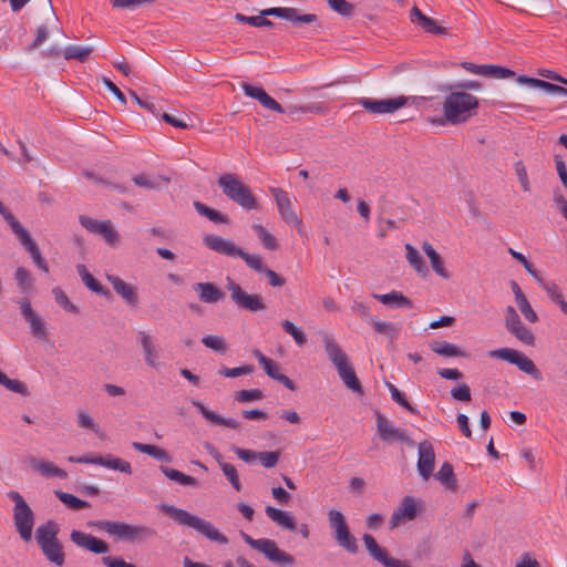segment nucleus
<instances>
[{
  "mask_svg": "<svg viewBox=\"0 0 567 567\" xmlns=\"http://www.w3.org/2000/svg\"><path fill=\"white\" fill-rule=\"evenodd\" d=\"M440 90L446 93L442 104V113L446 123L463 124L477 113L480 102L473 94L461 90H446V84L442 85Z\"/></svg>",
  "mask_w": 567,
  "mask_h": 567,
  "instance_id": "nucleus-1",
  "label": "nucleus"
},
{
  "mask_svg": "<svg viewBox=\"0 0 567 567\" xmlns=\"http://www.w3.org/2000/svg\"><path fill=\"white\" fill-rule=\"evenodd\" d=\"M161 511L168 515L177 524L195 529L197 533L212 542L220 545L228 544V538L208 520H205L174 505L162 504Z\"/></svg>",
  "mask_w": 567,
  "mask_h": 567,
  "instance_id": "nucleus-2",
  "label": "nucleus"
},
{
  "mask_svg": "<svg viewBox=\"0 0 567 567\" xmlns=\"http://www.w3.org/2000/svg\"><path fill=\"white\" fill-rule=\"evenodd\" d=\"M323 346L327 355L338 371L343 384L355 394H362L363 388L359 381L347 353L338 342L328 334L323 336Z\"/></svg>",
  "mask_w": 567,
  "mask_h": 567,
  "instance_id": "nucleus-3",
  "label": "nucleus"
},
{
  "mask_svg": "<svg viewBox=\"0 0 567 567\" xmlns=\"http://www.w3.org/2000/svg\"><path fill=\"white\" fill-rule=\"evenodd\" d=\"M87 526L95 527L111 536H115L118 540L128 543L146 540L156 535V530L146 525H132L115 520H90Z\"/></svg>",
  "mask_w": 567,
  "mask_h": 567,
  "instance_id": "nucleus-4",
  "label": "nucleus"
},
{
  "mask_svg": "<svg viewBox=\"0 0 567 567\" xmlns=\"http://www.w3.org/2000/svg\"><path fill=\"white\" fill-rule=\"evenodd\" d=\"M218 185L226 197L244 209L254 210L258 208V202L250 188L237 175L231 173L220 175Z\"/></svg>",
  "mask_w": 567,
  "mask_h": 567,
  "instance_id": "nucleus-5",
  "label": "nucleus"
},
{
  "mask_svg": "<svg viewBox=\"0 0 567 567\" xmlns=\"http://www.w3.org/2000/svg\"><path fill=\"white\" fill-rule=\"evenodd\" d=\"M240 536L252 549L261 553L267 559L281 567H291L295 565V558L287 551L280 549L276 542L269 538L255 539L245 532Z\"/></svg>",
  "mask_w": 567,
  "mask_h": 567,
  "instance_id": "nucleus-6",
  "label": "nucleus"
},
{
  "mask_svg": "<svg viewBox=\"0 0 567 567\" xmlns=\"http://www.w3.org/2000/svg\"><path fill=\"white\" fill-rule=\"evenodd\" d=\"M9 497L14 502V526L24 542H30L34 525V514L18 492H10Z\"/></svg>",
  "mask_w": 567,
  "mask_h": 567,
  "instance_id": "nucleus-7",
  "label": "nucleus"
},
{
  "mask_svg": "<svg viewBox=\"0 0 567 567\" xmlns=\"http://www.w3.org/2000/svg\"><path fill=\"white\" fill-rule=\"evenodd\" d=\"M489 358L501 359L511 364L516 365L522 372L530 375L533 379L540 381L542 372L535 365L533 360L518 350L511 348H499L488 351Z\"/></svg>",
  "mask_w": 567,
  "mask_h": 567,
  "instance_id": "nucleus-8",
  "label": "nucleus"
},
{
  "mask_svg": "<svg viewBox=\"0 0 567 567\" xmlns=\"http://www.w3.org/2000/svg\"><path fill=\"white\" fill-rule=\"evenodd\" d=\"M329 525L334 532L337 544L350 554L358 551V542L350 533L344 515L337 509H330L328 513Z\"/></svg>",
  "mask_w": 567,
  "mask_h": 567,
  "instance_id": "nucleus-9",
  "label": "nucleus"
},
{
  "mask_svg": "<svg viewBox=\"0 0 567 567\" xmlns=\"http://www.w3.org/2000/svg\"><path fill=\"white\" fill-rule=\"evenodd\" d=\"M227 289L231 301L239 308L249 312L265 311L267 306L259 293H248L240 285L228 278Z\"/></svg>",
  "mask_w": 567,
  "mask_h": 567,
  "instance_id": "nucleus-10",
  "label": "nucleus"
},
{
  "mask_svg": "<svg viewBox=\"0 0 567 567\" xmlns=\"http://www.w3.org/2000/svg\"><path fill=\"white\" fill-rule=\"evenodd\" d=\"M79 220L86 230L103 237L109 246L115 247L118 245L120 233L114 228L111 220H96L89 216H80Z\"/></svg>",
  "mask_w": 567,
  "mask_h": 567,
  "instance_id": "nucleus-11",
  "label": "nucleus"
},
{
  "mask_svg": "<svg viewBox=\"0 0 567 567\" xmlns=\"http://www.w3.org/2000/svg\"><path fill=\"white\" fill-rule=\"evenodd\" d=\"M68 461L71 463L100 465L110 470L120 471L128 475L132 474V465L130 462L120 457H113L110 454L106 456H69Z\"/></svg>",
  "mask_w": 567,
  "mask_h": 567,
  "instance_id": "nucleus-12",
  "label": "nucleus"
},
{
  "mask_svg": "<svg viewBox=\"0 0 567 567\" xmlns=\"http://www.w3.org/2000/svg\"><path fill=\"white\" fill-rule=\"evenodd\" d=\"M408 97L396 96L386 100H373L370 97H360L358 104L371 114H390L396 112L408 103Z\"/></svg>",
  "mask_w": 567,
  "mask_h": 567,
  "instance_id": "nucleus-13",
  "label": "nucleus"
},
{
  "mask_svg": "<svg viewBox=\"0 0 567 567\" xmlns=\"http://www.w3.org/2000/svg\"><path fill=\"white\" fill-rule=\"evenodd\" d=\"M270 193L274 196L278 213L282 220L300 229L302 227V220L293 210L288 193L279 187H271Z\"/></svg>",
  "mask_w": 567,
  "mask_h": 567,
  "instance_id": "nucleus-14",
  "label": "nucleus"
},
{
  "mask_svg": "<svg viewBox=\"0 0 567 567\" xmlns=\"http://www.w3.org/2000/svg\"><path fill=\"white\" fill-rule=\"evenodd\" d=\"M420 512V504L413 496H404L399 507L392 513L389 525L390 529L399 527L408 520L416 518Z\"/></svg>",
  "mask_w": 567,
  "mask_h": 567,
  "instance_id": "nucleus-15",
  "label": "nucleus"
},
{
  "mask_svg": "<svg viewBox=\"0 0 567 567\" xmlns=\"http://www.w3.org/2000/svg\"><path fill=\"white\" fill-rule=\"evenodd\" d=\"M137 337L142 347L145 364L151 369L158 370L162 367L159 362L161 350L156 343L155 337L145 331H138Z\"/></svg>",
  "mask_w": 567,
  "mask_h": 567,
  "instance_id": "nucleus-16",
  "label": "nucleus"
},
{
  "mask_svg": "<svg viewBox=\"0 0 567 567\" xmlns=\"http://www.w3.org/2000/svg\"><path fill=\"white\" fill-rule=\"evenodd\" d=\"M375 416L377 432L384 442L399 441L409 445L413 444L405 432L394 426L383 414L377 412Z\"/></svg>",
  "mask_w": 567,
  "mask_h": 567,
  "instance_id": "nucleus-17",
  "label": "nucleus"
},
{
  "mask_svg": "<svg viewBox=\"0 0 567 567\" xmlns=\"http://www.w3.org/2000/svg\"><path fill=\"white\" fill-rule=\"evenodd\" d=\"M203 241L210 250L227 257H239L243 254V249L231 240L218 235H205Z\"/></svg>",
  "mask_w": 567,
  "mask_h": 567,
  "instance_id": "nucleus-18",
  "label": "nucleus"
},
{
  "mask_svg": "<svg viewBox=\"0 0 567 567\" xmlns=\"http://www.w3.org/2000/svg\"><path fill=\"white\" fill-rule=\"evenodd\" d=\"M70 538L76 546L94 554H106L110 550L109 545L104 540L99 539L91 534L72 530Z\"/></svg>",
  "mask_w": 567,
  "mask_h": 567,
  "instance_id": "nucleus-19",
  "label": "nucleus"
},
{
  "mask_svg": "<svg viewBox=\"0 0 567 567\" xmlns=\"http://www.w3.org/2000/svg\"><path fill=\"white\" fill-rule=\"evenodd\" d=\"M262 16L268 17H277L286 20H290L292 22H301V23H313L318 20V17L313 13L299 14L298 10L295 8H269L261 11Z\"/></svg>",
  "mask_w": 567,
  "mask_h": 567,
  "instance_id": "nucleus-20",
  "label": "nucleus"
},
{
  "mask_svg": "<svg viewBox=\"0 0 567 567\" xmlns=\"http://www.w3.org/2000/svg\"><path fill=\"white\" fill-rule=\"evenodd\" d=\"M241 89L247 96L257 100L265 109L277 113L285 112L284 107L275 99H272L261 86H255L249 83H243Z\"/></svg>",
  "mask_w": 567,
  "mask_h": 567,
  "instance_id": "nucleus-21",
  "label": "nucleus"
},
{
  "mask_svg": "<svg viewBox=\"0 0 567 567\" xmlns=\"http://www.w3.org/2000/svg\"><path fill=\"white\" fill-rule=\"evenodd\" d=\"M434 463L435 453L433 445L429 441L421 442L419 444L417 471L424 480L431 476L434 470Z\"/></svg>",
  "mask_w": 567,
  "mask_h": 567,
  "instance_id": "nucleus-22",
  "label": "nucleus"
},
{
  "mask_svg": "<svg viewBox=\"0 0 567 567\" xmlns=\"http://www.w3.org/2000/svg\"><path fill=\"white\" fill-rule=\"evenodd\" d=\"M254 353L255 357L258 359L259 364L264 368L268 377L284 384L287 389L291 391L296 389L293 381L289 379L287 375L280 373L279 367L274 360L264 355L259 350H255Z\"/></svg>",
  "mask_w": 567,
  "mask_h": 567,
  "instance_id": "nucleus-23",
  "label": "nucleus"
},
{
  "mask_svg": "<svg viewBox=\"0 0 567 567\" xmlns=\"http://www.w3.org/2000/svg\"><path fill=\"white\" fill-rule=\"evenodd\" d=\"M21 315L27 322L30 324V329L33 336L40 339L47 337V331L42 319L33 311L29 299H21L19 302Z\"/></svg>",
  "mask_w": 567,
  "mask_h": 567,
  "instance_id": "nucleus-24",
  "label": "nucleus"
},
{
  "mask_svg": "<svg viewBox=\"0 0 567 567\" xmlns=\"http://www.w3.org/2000/svg\"><path fill=\"white\" fill-rule=\"evenodd\" d=\"M107 281L112 285L114 291L128 305L135 307L137 305V293L135 287L125 282L117 276L109 275Z\"/></svg>",
  "mask_w": 567,
  "mask_h": 567,
  "instance_id": "nucleus-25",
  "label": "nucleus"
},
{
  "mask_svg": "<svg viewBox=\"0 0 567 567\" xmlns=\"http://www.w3.org/2000/svg\"><path fill=\"white\" fill-rule=\"evenodd\" d=\"M193 289L198 293L200 301L205 303H217L225 298V293L212 282H197Z\"/></svg>",
  "mask_w": 567,
  "mask_h": 567,
  "instance_id": "nucleus-26",
  "label": "nucleus"
},
{
  "mask_svg": "<svg viewBox=\"0 0 567 567\" xmlns=\"http://www.w3.org/2000/svg\"><path fill=\"white\" fill-rule=\"evenodd\" d=\"M362 539L369 554L385 567H393L398 561V558L390 557L388 553L378 545L373 536L364 534Z\"/></svg>",
  "mask_w": 567,
  "mask_h": 567,
  "instance_id": "nucleus-27",
  "label": "nucleus"
},
{
  "mask_svg": "<svg viewBox=\"0 0 567 567\" xmlns=\"http://www.w3.org/2000/svg\"><path fill=\"white\" fill-rule=\"evenodd\" d=\"M410 19L413 23L420 25L424 31L434 34H446V29L439 27L436 21L426 17L417 7H413L410 12Z\"/></svg>",
  "mask_w": 567,
  "mask_h": 567,
  "instance_id": "nucleus-28",
  "label": "nucleus"
},
{
  "mask_svg": "<svg viewBox=\"0 0 567 567\" xmlns=\"http://www.w3.org/2000/svg\"><path fill=\"white\" fill-rule=\"evenodd\" d=\"M193 405L197 409V411L205 417L208 422L216 424V425H223L229 429H238L239 422L231 417H223L218 415L217 413L208 410L202 402L194 401Z\"/></svg>",
  "mask_w": 567,
  "mask_h": 567,
  "instance_id": "nucleus-29",
  "label": "nucleus"
},
{
  "mask_svg": "<svg viewBox=\"0 0 567 567\" xmlns=\"http://www.w3.org/2000/svg\"><path fill=\"white\" fill-rule=\"evenodd\" d=\"M372 297L381 303L392 308H412V301L406 298L402 292L392 290L388 293H373Z\"/></svg>",
  "mask_w": 567,
  "mask_h": 567,
  "instance_id": "nucleus-30",
  "label": "nucleus"
},
{
  "mask_svg": "<svg viewBox=\"0 0 567 567\" xmlns=\"http://www.w3.org/2000/svg\"><path fill=\"white\" fill-rule=\"evenodd\" d=\"M20 244L31 255L33 262L44 272H49V266L41 256L40 249L29 233L19 238Z\"/></svg>",
  "mask_w": 567,
  "mask_h": 567,
  "instance_id": "nucleus-31",
  "label": "nucleus"
},
{
  "mask_svg": "<svg viewBox=\"0 0 567 567\" xmlns=\"http://www.w3.org/2000/svg\"><path fill=\"white\" fill-rule=\"evenodd\" d=\"M29 463L34 471H37L44 477L65 478L68 475L64 470L55 466L53 463L48 461L37 460L32 457L30 458Z\"/></svg>",
  "mask_w": 567,
  "mask_h": 567,
  "instance_id": "nucleus-32",
  "label": "nucleus"
},
{
  "mask_svg": "<svg viewBox=\"0 0 567 567\" xmlns=\"http://www.w3.org/2000/svg\"><path fill=\"white\" fill-rule=\"evenodd\" d=\"M58 525L52 520H49L45 524L39 526L35 530V538L39 546L41 547L42 545H48L58 542Z\"/></svg>",
  "mask_w": 567,
  "mask_h": 567,
  "instance_id": "nucleus-33",
  "label": "nucleus"
},
{
  "mask_svg": "<svg viewBox=\"0 0 567 567\" xmlns=\"http://www.w3.org/2000/svg\"><path fill=\"white\" fill-rule=\"evenodd\" d=\"M265 512L266 515L277 525L289 530H295L296 524L289 512L281 511L272 506H266Z\"/></svg>",
  "mask_w": 567,
  "mask_h": 567,
  "instance_id": "nucleus-34",
  "label": "nucleus"
},
{
  "mask_svg": "<svg viewBox=\"0 0 567 567\" xmlns=\"http://www.w3.org/2000/svg\"><path fill=\"white\" fill-rule=\"evenodd\" d=\"M422 249L425 252V255L429 257L431 261L432 269L442 278L447 279L450 277L449 272L444 268L443 260L440 256V254L433 248V246L424 241L422 245Z\"/></svg>",
  "mask_w": 567,
  "mask_h": 567,
  "instance_id": "nucleus-35",
  "label": "nucleus"
},
{
  "mask_svg": "<svg viewBox=\"0 0 567 567\" xmlns=\"http://www.w3.org/2000/svg\"><path fill=\"white\" fill-rule=\"evenodd\" d=\"M78 274L81 277L84 285L92 290L93 292L103 296V297H110V291L104 288L86 269L84 265H78L76 267Z\"/></svg>",
  "mask_w": 567,
  "mask_h": 567,
  "instance_id": "nucleus-36",
  "label": "nucleus"
},
{
  "mask_svg": "<svg viewBox=\"0 0 567 567\" xmlns=\"http://www.w3.org/2000/svg\"><path fill=\"white\" fill-rule=\"evenodd\" d=\"M132 447L140 453H144V454H147V455L154 457L155 460H158L162 462H171L172 461V457L169 456V454L164 449H162L157 445L133 442Z\"/></svg>",
  "mask_w": 567,
  "mask_h": 567,
  "instance_id": "nucleus-37",
  "label": "nucleus"
},
{
  "mask_svg": "<svg viewBox=\"0 0 567 567\" xmlns=\"http://www.w3.org/2000/svg\"><path fill=\"white\" fill-rule=\"evenodd\" d=\"M194 208L199 215L205 216L215 224H229V218L227 215L221 214L220 212L210 208L200 202H195Z\"/></svg>",
  "mask_w": 567,
  "mask_h": 567,
  "instance_id": "nucleus-38",
  "label": "nucleus"
},
{
  "mask_svg": "<svg viewBox=\"0 0 567 567\" xmlns=\"http://www.w3.org/2000/svg\"><path fill=\"white\" fill-rule=\"evenodd\" d=\"M431 350L436 354L446 358L464 357L465 353L455 344L447 341H433L431 343Z\"/></svg>",
  "mask_w": 567,
  "mask_h": 567,
  "instance_id": "nucleus-39",
  "label": "nucleus"
},
{
  "mask_svg": "<svg viewBox=\"0 0 567 567\" xmlns=\"http://www.w3.org/2000/svg\"><path fill=\"white\" fill-rule=\"evenodd\" d=\"M404 248L406 251V260L415 269V271L423 276L427 275V267L424 264L423 258L417 249L414 248L411 244H405Z\"/></svg>",
  "mask_w": 567,
  "mask_h": 567,
  "instance_id": "nucleus-40",
  "label": "nucleus"
},
{
  "mask_svg": "<svg viewBox=\"0 0 567 567\" xmlns=\"http://www.w3.org/2000/svg\"><path fill=\"white\" fill-rule=\"evenodd\" d=\"M162 473L169 480L184 485V486H197V480L193 476L186 475L183 472L171 468L167 466L159 467Z\"/></svg>",
  "mask_w": 567,
  "mask_h": 567,
  "instance_id": "nucleus-41",
  "label": "nucleus"
},
{
  "mask_svg": "<svg viewBox=\"0 0 567 567\" xmlns=\"http://www.w3.org/2000/svg\"><path fill=\"white\" fill-rule=\"evenodd\" d=\"M40 548L51 563L58 566H62L64 564V553L59 540L52 544L42 545Z\"/></svg>",
  "mask_w": 567,
  "mask_h": 567,
  "instance_id": "nucleus-42",
  "label": "nucleus"
},
{
  "mask_svg": "<svg viewBox=\"0 0 567 567\" xmlns=\"http://www.w3.org/2000/svg\"><path fill=\"white\" fill-rule=\"evenodd\" d=\"M369 324H371L378 333L389 336L391 339L398 338L400 332V328L395 323L381 321L377 317L369 318Z\"/></svg>",
  "mask_w": 567,
  "mask_h": 567,
  "instance_id": "nucleus-43",
  "label": "nucleus"
},
{
  "mask_svg": "<svg viewBox=\"0 0 567 567\" xmlns=\"http://www.w3.org/2000/svg\"><path fill=\"white\" fill-rule=\"evenodd\" d=\"M92 47L68 45L63 50V56L65 60H76L79 62H85L89 55L92 53Z\"/></svg>",
  "mask_w": 567,
  "mask_h": 567,
  "instance_id": "nucleus-44",
  "label": "nucleus"
},
{
  "mask_svg": "<svg viewBox=\"0 0 567 567\" xmlns=\"http://www.w3.org/2000/svg\"><path fill=\"white\" fill-rule=\"evenodd\" d=\"M251 228L266 249L276 250L278 248L277 239L262 225L254 224Z\"/></svg>",
  "mask_w": 567,
  "mask_h": 567,
  "instance_id": "nucleus-45",
  "label": "nucleus"
},
{
  "mask_svg": "<svg viewBox=\"0 0 567 567\" xmlns=\"http://www.w3.org/2000/svg\"><path fill=\"white\" fill-rule=\"evenodd\" d=\"M202 343L213 351L225 354L228 350L225 338L216 334H206L202 338Z\"/></svg>",
  "mask_w": 567,
  "mask_h": 567,
  "instance_id": "nucleus-46",
  "label": "nucleus"
},
{
  "mask_svg": "<svg viewBox=\"0 0 567 567\" xmlns=\"http://www.w3.org/2000/svg\"><path fill=\"white\" fill-rule=\"evenodd\" d=\"M435 477L447 488L455 489L456 478L454 476L453 466L450 463L445 462L442 464Z\"/></svg>",
  "mask_w": 567,
  "mask_h": 567,
  "instance_id": "nucleus-47",
  "label": "nucleus"
},
{
  "mask_svg": "<svg viewBox=\"0 0 567 567\" xmlns=\"http://www.w3.org/2000/svg\"><path fill=\"white\" fill-rule=\"evenodd\" d=\"M55 495L64 505H66L71 509L80 511L90 507V504L86 501L80 499L73 494L56 491Z\"/></svg>",
  "mask_w": 567,
  "mask_h": 567,
  "instance_id": "nucleus-48",
  "label": "nucleus"
},
{
  "mask_svg": "<svg viewBox=\"0 0 567 567\" xmlns=\"http://www.w3.org/2000/svg\"><path fill=\"white\" fill-rule=\"evenodd\" d=\"M484 71L483 76L494 79H508L515 75V72L505 66L496 64H483Z\"/></svg>",
  "mask_w": 567,
  "mask_h": 567,
  "instance_id": "nucleus-49",
  "label": "nucleus"
},
{
  "mask_svg": "<svg viewBox=\"0 0 567 567\" xmlns=\"http://www.w3.org/2000/svg\"><path fill=\"white\" fill-rule=\"evenodd\" d=\"M0 214L10 225L11 230L17 236V238H21L27 233H29L23 226L14 218V216L10 213V210L0 202Z\"/></svg>",
  "mask_w": 567,
  "mask_h": 567,
  "instance_id": "nucleus-50",
  "label": "nucleus"
},
{
  "mask_svg": "<svg viewBox=\"0 0 567 567\" xmlns=\"http://www.w3.org/2000/svg\"><path fill=\"white\" fill-rule=\"evenodd\" d=\"M267 16H245L243 13H236L235 20L238 22L247 23L257 28H271L274 22L266 18Z\"/></svg>",
  "mask_w": 567,
  "mask_h": 567,
  "instance_id": "nucleus-51",
  "label": "nucleus"
},
{
  "mask_svg": "<svg viewBox=\"0 0 567 567\" xmlns=\"http://www.w3.org/2000/svg\"><path fill=\"white\" fill-rule=\"evenodd\" d=\"M512 336H514L518 341L526 346L535 344V336L533 331L527 328L523 322L514 327L508 331Z\"/></svg>",
  "mask_w": 567,
  "mask_h": 567,
  "instance_id": "nucleus-52",
  "label": "nucleus"
},
{
  "mask_svg": "<svg viewBox=\"0 0 567 567\" xmlns=\"http://www.w3.org/2000/svg\"><path fill=\"white\" fill-rule=\"evenodd\" d=\"M0 384L7 388L8 390L19 393L21 395H29L28 388L24 383L19 380L10 379L0 370Z\"/></svg>",
  "mask_w": 567,
  "mask_h": 567,
  "instance_id": "nucleus-53",
  "label": "nucleus"
},
{
  "mask_svg": "<svg viewBox=\"0 0 567 567\" xmlns=\"http://www.w3.org/2000/svg\"><path fill=\"white\" fill-rule=\"evenodd\" d=\"M280 326L286 333L290 334L293 338L295 342L298 346L302 347L306 344V342H307L306 334L298 327H296L291 321L284 320V321H281Z\"/></svg>",
  "mask_w": 567,
  "mask_h": 567,
  "instance_id": "nucleus-54",
  "label": "nucleus"
},
{
  "mask_svg": "<svg viewBox=\"0 0 567 567\" xmlns=\"http://www.w3.org/2000/svg\"><path fill=\"white\" fill-rule=\"evenodd\" d=\"M220 470L223 471L224 475L226 476V478L229 481V483L231 484V486L237 491V492H240L243 486H241V483H240V480H239V475H238V472L236 470V467L230 464V463H223L220 464Z\"/></svg>",
  "mask_w": 567,
  "mask_h": 567,
  "instance_id": "nucleus-55",
  "label": "nucleus"
},
{
  "mask_svg": "<svg viewBox=\"0 0 567 567\" xmlns=\"http://www.w3.org/2000/svg\"><path fill=\"white\" fill-rule=\"evenodd\" d=\"M52 293L54 296L56 303L60 305L64 310L75 315L79 313V308L70 301V299L61 288H53Z\"/></svg>",
  "mask_w": 567,
  "mask_h": 567,
  "instance_id": "nucleus-56",
  "label": "nucleus"
},
{
  "mask_svg": "<svg viewBox=\"0 0 567 567\" xmlns=\"http://www.w3.org/2000/svg\"><path fill=\"white\" fill-rule=\"evenodd\" d=\"M239 258H241L249 268L254 269L259 274H262L267 268L264 265L262 258L257 254L251 255L243 250V254L239 255Z\"/></svg>",
  "mask_w": 567,
  "mask_h": 567,
  "instance_id": "nucleus-57",
  "label": "nucleus"
},
{
  "mask_svg": "<svg viewBox=\"0 0 567 567\" xmlns=\"http://www.w3.org/2000/svg\"><path fill=\"white\" fill-rule=\"evenodd\" d=\"M235 399L240 403L260 401L264 399V392L259 389L240 390L236 392Z\"/></svg>",
  "mask_w": 567,
  "mask_h": 567,
  "instance_id": "nucleus-58",
  "label": "nucleus"
},
{
  "mask_svg": "<svg viewBox=\"0 0 567 567\" xmlns=\"http://www.w3.org/2000/svg\"><path fill=\"white\" fill-rule=\"evenodd\" d=\"M16 280L22 292H29L32 288V278L30 272L23 268L19 267L16 270Z\"/></svg>",
  "mask_w": 567,
  "mask_h": 567,
  "instance_id": "nucleus-59",
  "label": "nucleus"
},
{
  "mask_svg": "<svg viewBox=\"0 0 567 567\" xmlns=\"http://www.w3.org/2000/svg\"><path fill=\"white\" fill-rule=\"evenodd\" d=\"M328 4L331 10L342 17H351L354 11L353 4L347 0H328Z\"/></svg>",
  "mask_w": 567,
  "mask_h": 567,
  "instance_id": "nucleus-60",
  "label": "nucleus"
},
{
  "mask_svg": "<svg viewBox=\"0 0 567 567\" xmlns=\"http://www.w3.org/2000/svg\"><path fill=\"white\" fill-rule=\"evenodd\" d=\"M280 458V452L279 451H264L258 452V461L265 468H272L275 467Z\"/></svg>",
  "mask_w": 567,
  "mask_h": 567,
  "instance_id": "nucleus-61",
  "label": "nucleus"
},
{
  "mask_svg": "<svg viewBox=\"0 0 567 567\" xmlns=\"http://www.w3.org/2000/svg\"><path fill=\"white\" fill-rule=\"evenodd\" d=\"M516 305H517L520 313L524 316V318L528 322L535 323V322L538 321V316L535 312V310L533 309V307L530 306V303H529V301H528V299L526 297L517 300Z\"/></svg>",
  "mask_w": 567,
  "mask_h": 567,
  "instance_id": "nucleus-62",
  "label": "nucleus"
},
{
  "mask_svg": "<svg viewBox=\"0 0 567 567\" xmlns=\"http://www.w3.org/2000/svg\"><path fill=\"white\" fill-rule=\"evenodd\" d=\"M515 174L524 192H530V183L527 174V169L522 161L514 163Z\"/></svg>",
  "mask_w": 567,
  "mask_h": 567,
  "instance_id": "nucleus-63",
  "label": "nucleus"
},
{
  "mask_svg": "<svg viewBox=\"0 0 567 567\" xmlns=\"http://www.w3.org/2000/svg\"><path fill=\"white\" fill-rule=\"evenodd\" d=\"M389 390L391 393V398L394 402L400 404L402 408L406 409L409 412L416 414L419 411L412 406L409 401L405 399L404 394L393 384H389Z\"/></svg>",
  "mask_w": 567,
  "mask_h": 567,
  "instance_id": "nucleus-64",
  "label": "nucleus"
}]
</instances>
